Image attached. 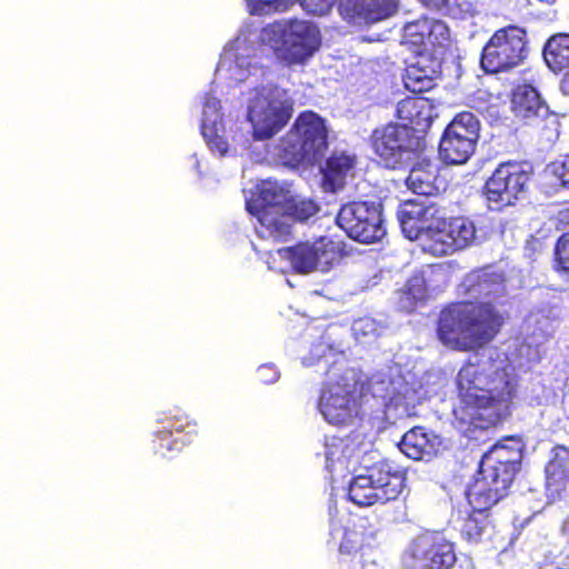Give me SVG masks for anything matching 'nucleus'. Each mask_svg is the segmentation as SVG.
Returning <instances> with one entry per match:
<instances>
[{"mask_svg": "<svg viewBox=\"0 0 569 569\" xmlns=\"http://www.w3.org/2000/svg\"><path fill=\"white\" fill-rule=\"evenodd\" d=\"M459 403L453 416L460 425L489 429L511 413L518 393L512 369L493 359L465 363L457 375Z\"/></svg>", "mask_w": 569, "mask_h": 569, "instance_id": "nucleus-1", "label": "nucleus"}, {"mask_svg": "<svg viewBox=\"0 0 569 569\" xmlns=\"http://www.w3.org/2000/svg\"><path fill=\"white\" fill-rule=\"evenodd\" d=\"M505 317L488 301L460 300L439 311L436 335L447 349L476 351L489 345L501 331Z\"/></svg>", "mask_w": 569, "mask_h": 569, "instance_id": "nucleus-2", "label": "nucleus"}, {"mask_svg": "<svg viewBox=\"0 0 569 569\" xmlns=\"http://www.w3.org/2000/svg\"><path fill=\"white\" fill-rule=\"evenodd\" d=\"M520 469V449L496 443L482 455L477 477L467 493L478 508H492L509 496Z\"/></svg>", "mask_w": 569, "mask_h": 569, "instance_id": "nucleus-3", "label": "nucleus"}, {"mask_svg": "<svg viewBox=\"0 0 569 569\" xmlns=\"http://www.w3.org/2000/svg\"><path fill=\"white\" fill-rule=\"evenodd\" d=\"M406 486V471L389 460H380L356 475L348 485L347 498L366 508L395 501Z\"/></svg>", "mask_w": 569, "mask_h": 569, "instance_id": "nucleus-4", "label": "nucleus"}, {"mask_svg": "<svg viewBox=\"0 0 569 569\" xmlns=\"http://www.w3.org/2000/svg\"><path fill=\"white\" fill-rule=\"evenodd\" d=\"M277 148L278 157L287 166L316 161L328 148L325 120L313 111L300 113Z\"/></svg>", "mask_w": 569, "mask_h": 569, "instance_id": "nucleus-5", "label": "nucleus"}, {"mask_svg": "<svg viewBox=\"0 0 569 569\" xmlns=\"http://www.w3.org/2000/svg\"><path fill=\"white\" fill-rule=\"evenodd\" d=\"M369 144L383 167L395 170L402 164L405 156L421 153L427 140L417 128L389 122L372 130Z\"/></svg>", "mask_w": 569, "mask_h": 569, "instance_id": "nucleus-6", "label": "nucleus"}, {"mask_svg": "<svg viewBox=\"0 0 569 569\" xmlns=\"http://www.w3.org/2000/svg\"><path fill=\"white\" fill-rule=\"evenodd\" d=\"M529 54L527 30L508 24L496 30L482 48L480 66L487 73L509 71L520 66Z\"/></svg>", "mask_w": 569, "mask_h": 569, "instance_id": "nucleus-7", "label": "nucleus"}, {"mask_svg": "<svg viewBox=\"0 0 569 569\" xmlns=\"http://www.w3.org/2000/svg\"><path fill=\"white\" fill-rule=\"evenodd\" d=\"M278 253L299 274L328 272L346 256L345 243L327 236L281 248Z\"/></svg>", "mask_w": 569, "mask_h": 569, "instance_id": "nucleus-8", "label": "nucleus"}, {"mask_svg": "<svg viewBox=\"0 0 569 569\" xmlns=\"http://www.w3.org/2000/svg\"><path fill=\"white\" fill-rule=\"evenodd\" d=\"M532 176L533 168L527 161L501 162L486 181L483 194L496 210L515 206L527 192Z\"/></svg>", "mask_w": 569, "mask_h": 569, "instance_id": "nucleus-9", "label": "nucleus"}, {"mask_svg": "<svg viewBox=\"0 0 569 569\" xmlns=\"http://www.w3.org/2000/svg\"><path fill=\"white\" fill-rule=\"evenodd\" d=\"M287 196L288 192L277 183L264 181L246 201L248 212L258 219L262 228V237L283 240L290 234V224L282 217Z\"/></svg>", "mask_w": 569, "mask_h": 569, "instance_id": "nucleus-10", "label": "nucleus"}, {"mask_svg": "<svg viewBox=\"0 0 569 569\" xmlns=\"http://www.w3.org/2000/svg\"><path fill=\"white\" fill-rule=\"evenodd\" d=\"M480 122L470 111H461L445 128L439 141V158L446 164H463L475 153Z\"/></svg>", "mask_w": 569, "mask_h": 569, "instance_id": "nucleus-11", "label": "nucleus"}, {"mask_svg": "<svg viewBox=\"0 0 569 569\" xmlns=\"http://www.w3.org/2000/svg\"><path fill=\"white\" fill-rule=\"evenodd\" d=\"M456 561L455 543L439 531L419 533L402 555L407 569H451Z\"/></svg>", "mask_w": 569, "mask_h": 569, "instance_id": "nucleus-12", "label": "nucleus"}, {"mask_svg": "<svg viewBox=\"0 0 569 569\" xmlns=\"http://www.w3.org/2000/svg\"><path fill=\"white\" fill-rule=\"evenodd\" d=\"M337 224L353 240L376 243L382 240L387 230L382 207L373 201H351L339 209Z\"/></svg>", "mask_w": 569, "mask_h": 569, "instance_id": "nucleus-13", "label": "nucleus"}, {"mask_svg": "<svg viewBox=\"0 0 569 569\" xmlns=\"http://www.w3.org/2000/svg\"><path fill=\"white\" fill-rule=\"evenodd\" d=\"M292 112V100L278 88L258 94L248 111L256 139L264 140L274 136L289 122Z\"/></svg>", "mask_w": 569, "mask_h": 569, "instance_id": "nucleus-14", "label": "nucleus"}, {"mask_svg": "<svg viewBox=\"0 0 569 569\" xmlns=\"http://www.w3.org/2000/svg\"><path fill=\"white\" fill-rule=\"evenodd\" d=\"M477 229L472 220L457 216L440 217L431 229V240L423 243V251L443 257L470 247L476 240Z\"/></svg>", "mask_w": 569, "mask_h": 569, "instance_id": "nucleus-15", "label": "nucleus"}, {"mask_svg": "<svg viewBox=\"0 0 569 569\" xmlns=\"http://www.w3.org/2000/svg\"><path fill=\"white\" fill-rule=\"evenodd\" d=\"M157 425L150 448L153 455L161 458H172L198 435L197 422L184 412L166 413L157 420Z\"/></svg>", "mask_w": 569, "mask_h": 569, "instance_id": "nucleus-16", "label": "nucleus"}, {"mask_svg": "<svg viewBox=\"0 0 569 569\" xmlns=\"http://www.w3.org/2000/svg\"><path fill=\"white\" fill-rule=\"evenodd\" d=\"M280 57L287 64L305 63L318 50L319 30L310 22L290 21L281 31Z\"/></svg>", "mask_w": 569, "mask_h": 569, "instance_id": "nucleus-17", "label": "nucleus"}, {"mask_svg": "<svg viewBox=\"0 0 569 569\" xmlns=\"http://www.w3.org/2000/svg\"><path fill=\"white\" fill-rule=\"evenodd\" d=\"M440 208L426 200L409 199L399 204L397 217L401 230L409 240L425 236V242L431 240V229L440 217Z\"/></svg>", "mask_w": 569, "mask_h": 569, "instance_id": "nucleus-18", "label": "nucleus"}, {"mask_svg": "<svg viewBox=\"0 0 569 569\" xmlns=\"http://www.w3.org/2000/svg\"><path fill=\"white\" fill-rule=\"evenodd\" d=\"M357 390L355 383L336 381L327 383L319 406L323 417L332 425H345L355 415Z\"/></svg>", "mask_w": 569, "mask_h": 569, "instance_id": "nucleus-19", "label": "nucleus"}, {"mask_svg": "<svg viewBox=\"0 0 569 569\" xmlns=\"http://www.w3.org/2000/svg\"><path fill=\"white\" fill-rule=\"evenodd\" d=\"M398 446L408 458L428 461L442 449V439L422 426H415L402 436Z\"/></svg>", "mask_w": 569, "mask_h": 569, "instance_id": "nucleus-20", "label": "nucleus"}, {"mask_svg": "<svg viewBox=\"0 0 569 569\" xmlns=\"http://www.w3.org/2000/svg\"><path fill=\"white\" fill-rule=\"evenodd\" d=\"M511 110L516 118L525 122L545 119L550 113L538 90L528 83L518 84L512 90Z\"/></svg>", "mask_w": 569, "mask_h": 569, "instance_id": "nucleus-21", "label": "nucleus"}, {"mask_svg": "<svg viewBox=\"0 0 569 569\" xmlns=\"http://www.w3.org/2000/svg\"><path fill=\"white\" fill-rule=\"evenodd\" d=\"M406 183L412 192L426 197L438 194L443 186L439 177V166L426 158L413 164Z\"/></svg>", "mask_w": 569, "mask_h": 569, "instance_id": "nucleus-22", "label": "nucleus"}, {"mask_svg": "<svg viewBox=\"0 0 569 569\" xmlns=\"http://www.w3.org/2000/svg\"><path fill=\"white\" fill-rule=\"evenodd\" d=\"M397 0H342L340 7L352 19L373 23L383 20L397 10Z\"/></svg>", "mask_w": 569, "mask_h": 569, "instance_id": "nucleus-23", "label": "nucleus"}, {"mask_svg": "<svg viewBox=\"0 0 569 569\" xmlns=\"http://www.w3.org/2000/svg\"><path fill=\"white\" fill-rule=\"evenodd\" d=\"M467 499L471 510L461 519L459 532L467 542L480 543L490 536L493 528L488 513L491 508H478L471 495L467 493Z\"/></svg>", "mask_w": 569, "mask_h": 569, "instance_id": "nucleus-24", "label": "nucleus"}, {"mask_svg": "<svg viewBox=\"0 0 569 569\" xmlns=\"http://www.w3.org/2000/svg\"><path fill=\"white\" fill-rule=\"evenodd\" d=\"M546 487L552 495H559L569 482V448L556 445L545 467Z\"/></svg>", "mask_w": 569, "mask_h": 569, "instance_id": "nucleus-25", "label": "nucleus"}, {"mask_svg": "<svg viewBox=\"0 0 569 569\" xmlns=\"http://www.w3.org/2000/svg\"><path fill=\"white\" fill-rule=\"evenodd\" d=\"M432 109L431 101L425 97H407L398 102L397 117L426 134L432 122Z\"/></svg>", "mask_w": 569, "mask_h": 569, "instance_id": "nucleus-26", "label": "nucleus"}, {"mask_svg": "<svg viewBox=\"0 0 569 569\" xmlns=\"http://www.w3.org/2000/svg\"><path fill=\"white\" fill-rule=\"evenodd\" d=\"M356 163L357 159L355 156L332 153L321 168L323 190L327 192L341 190Z\"/></svg>", "mask_w": 569, "mask_h": 569, "instance_id": "nucleus-27", "label": "nucleus"}, {"mask_svg": "<svg viewBox=\"0 0 569 569\" xmlns=\"http://www.w3.org/2000/svg\"><path fill=\"white\" fill-rule=\"evenodd\" d=\"M503 290V278L495 272L479 270L467 279V292L476 299L498 297Z\"/></svg>", "mask_w": 569, "mask_h": 569, "instance_id": "nucleus-28", "label": "nucleus"}, {"mask_svg": "<svg viewBox=\"0 0 569 569\" xmlns=\"http://www.w3.org/2000/svg\"><path fill=\"white\" fill-rule=\"evenodd\" d=\"M543 59L553 72L569 69V34L550 37L543 47Z\"/></svg>", "mask_w": 569, "mask_h": 569, "instance_id": "nucleus-29", "label": "nucleus"}, {"mask_svg": "<svg viewBox=\"0 0 569 569\" xmlns=\"http://www.w3.org/2000/svg\"><path fill=\"white\" fill-rule=\"evenodd\" d=\"M362 527L352 522L347 526H340L337 522L331 523L330 535L335 538L342 531V539L339 545V552L342 555H356L365 545V535L360 530Z\"/></svg>", "mask_w": 569, "mask_h": 569, "instance_id": "nucleus-30", "label": "nucleus"}, {"mask_svg": "<svg viewBox=\"0 0 569 569\" xmlns=\"http://www.w3.org/2000/svg\"><path fill=\"white\" fill-rule=\"evenodd\" d=\"M426 17L408 22L403 28L402 43L417 54L428 53Z\"/></svg>", "mask_w": 569, "mask_h": 569, "instance_id": "nucleus-31", "label": "nucleus"}, {"mask_svg": "<svg viewBox=\"0 0 569 569\" xmlns=\"http://www.w3.org/2000/svg\"><path fill=\"white\" fill-rule=\"evenodd\" d=\"M425 6L455 19L472 17L477 13L476 0H427Z\"/></svg>", "mask_w": 569, "mask_h": 569, "instance_id": "nucleus-32", "label": "nucleus"}, {"mask_svg": "<svg viewBox=\"0 0 569 569\" xmlns=\"http://www.w3.org/2000/svg\"><path fill=\"white\" fill-rule=\"evenodd\" d=\"M427 36H428V53H441L442 50L450 46V31L448 26L433 18L426 17Z\"/></svg>", "mask_w": 569, "mask_h": 569, "instance_id": "nucleus-33", "label": "nucleus"}, {"mask_svg": "<svg viewBox=\"0 0 569 569\" xmlns=\"http://www.w3.org/2000/svg\"><path fill=\"white\" fill-rule=\"evenodd\" d=\"M318 210L319 207L313 200L288 194L282 209V217L284 221L289 217L298 221H306L315 216Z\"/></svg>", "mask_w": 569, "mask_h": 569, "instance_id": "nucleus-34", "label": "nucleus"}, {"mask_svg": "<svg viewBox=\"0 0 569 569\" xmlns=\"http://www.w3.org/2000/svg\"><path fill=\"white\" fill-rule=\"evenodd\" d=\"M436 78L428 74L422 68L412 64L407 68L405 87L412 93L428 92L436 87Z\"/></svg>", "mask_w": 569, "mask_h": 569, "instance_id": "nucleus-35", "label": "nucleus"}, {"mask_svg": "<svg viewBox=\"0 0 569 569\" xmlns=\"http://www.w3.org/2000/svg\"><path fill=\"white\" fill-rule=\"evenodd\" d=\"M553 256L555 270L569 277V231L557 239Z\"/></svg>", "mask_w": 569, "mask_h": 569, "instance_id": "nucleus-36", "label": "nucleus"}, {"mask_svg": "<svg viewBox=\"0 0 569 569\" xmlns=\"http://www.w3.org/2000/svg\"><path fill=\"white\" fill-rule=\"evenodd\" d=\"M201 132L211 151L219 156H226L228 152V142L223 136L219 134L214 124L203 123Z\"/></svg>", "mask_w": 569, "mask_h": 569, "instance_id": "nucleus-37", "label": "nucleus"}, {"mask_svg": "<svg viewBox=\"0 0 569 569\" xmlns=\"http://www.w3.org/2000/svg\"><path fill=\"white\" fill-rule=\"evenodd\" d=\"M250 14H263L271 11H282L289 0H246Z\"/></svg>", "mask_w": 569, "mask_h": 569, "instance_id": "nucleus-38", "label": "nucleus"}, {"mask_svg": "<svg viewBox=\"0 0 569 569\" xmlns=\"http://www.w3.org/2000/svg\"><path fill=\"white\" fill-rule=\"evenodd\" d=\"M427 292L425 279L421 274L411 276L403 287V293L408 299L420 300L423 299Z\"/></svg>", "mask_w": 569, "mask_h": 569, "instance_id": "nucleus-39", "label": "nucleus"}, {"mask_svg": "<svg viewBox=\"0 0 569 569\" xmlns=\"http://www.w3.org/2000/svg\"><path fill=\"white\" fill-rule=\"evenodd\" d=\"M301 7L310 14L323 16L333 7L336 0H298Z\"/></svg>", "mask_w": 569, "mask_h": 569, "instance_id": "nucleus-40", "label": "nucleus"}, {"mask_svg": "<svg viewBox=\"0 0 569 569\" xmlns=\"http://www.w3.org/2000/svg\"><path fill=\"white\" fill-rule=\"evenodd\" d=\"M553 171L561 184L569 187V153L559 163L553 164Z\"/></svg>", "mask_w": 569, "mask_h": 569, "instance_id": "nucleus-41", "label": "nucleus"}, {"mask_svg": "<svg viewBox=\"0 0 569 569\" xmlns=\"http://www.w3.org/2000/svg\"><path fill=\"white\" fill-rule=\"evenodd\" d=\"M258 378L262 383L274 382L279 373L272 365H262L258 368Z\"/></svg>", "mask_w": 569, "mask_h": 569, "instance_id": "nucleus-42", "label": "nucleus"}, {"mask_svg": "<svg viewBox=\"0 0 569 569\" xmlns=\"http://www.w3.org/2000/svg\"><path fill=\"white\" fill-rule=\"evenodd\" d=\"M565 71L566 73L560 82V89L563 94L569 96V69Z\"/></svg>", "mask_w": 569, "mask_h": 569, "instance_id": "nucleus-43", "label": "nucleus"}, {"mask_svg": "<svg viewBox=\"0 0 569 569\" xmlns=\"http://www.w3.org/2000/svg\"><path fill=\"white\" fill-rule=\"evenodd\" d=\"M432 271H443V269L440 266H438L436 268H432Z\"/></svg>", "mask_w": 569, "mask_h": 569, "instance_id": "nucleus-44", "label": "nucleus"}, {"mask_svg": "<svg viewBox=\"0 0 569 569\" xmlns=\"http://www.w3.org/2000/svg\"><path fill=\"white\" fill-rule=\"evenodd\" d=\"M423 2V4H426L427 0H421Z\"/></svg>", "mask_w": 569, "mask_h": 569, "instance_id": "nucleus-45", "label": "nucleus"}]
</instances>
